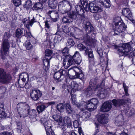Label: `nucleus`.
<instances>
[{"label":"nucleus","mask_w":135,"mask_h":135,"mask_svg":"<svg viewBox=\"0 0 135 135\" xmlns=\"http://www.w3.org/2000/svg\"><path fill=\"white\" fill-rule=\"evenodd\" d=\"M18 114L17 117L18 118L26 117L30 113L29 106L26 103H20L17 105Z\"/></svg>","instance_id":"1"},{"label":"nucleus","mask_w":135,"mask_h":135,"mask_svg":"<svg viewBox=\"0 0 135 135\" xmlns=\"http://www.w3.org/2000/svg\"><path fill=\"white\" fill-rule=\"evenodd\" d=\"M98 103V100L95 98L92 99L86 102L82 101L80 103V108L83 107L89 111H92L97 108Z\"/></svg>","instance_id":"2"},{"label":"nucleus","mask_w":135,"mask_h":135,"mask_svg":"<svg viewBox=\"0 0 135 135\" xmlns=\"http://www.w3.org/2000/svg\"><path fill=\"white\" fill-rule=\"evenodd\" d=\"M121 50L119 51L121 56H127L128 57H132L135 56V50H131L130 45L128 43H125L122 46Z\"/></svg>","instance_id":"3"},{"label":"nucleus","mask_w":135,"mask_h":135,"mask_svg":"<svg viewBox=\"0 0 135 135\" xmlns=\"http://www.w3.org/2000/svg\"><path fill=\"white\" fill-rule=\"evenodd\" d=\"M80 1L81 2H83L85 4H84L85 5H84L83 6L84 8H86L87 11L90 10L91 12L93 13L100 12L102 11V9L97 5L95 2L90 3L88 5L86 2H85L86 0Z\"/></svg>","instance_id":"4"},{"label":"nucleus","mask_w":135,"mask_h":135,"mask_svg":"<svg viewBox=\"0 0 135 135\" xmlns=\"http://www.w3.org/2000/svg\"><path fill=\"white\" fill-rule=\"evenodd\" d=\"M126 28L124 23L120 21L116 23L115 27L114 28V35H119L120 33L126 30Z\"/></svg>","instance_id":"5"},{"label":"nucleus","mask_w":135,"mask_h":135,"mask_svg":"<svg viewBox=\"0 0 135 135\" xmlns=\"http://www.w3.org/2000/svg\"><path fill=\"white\" fill-rule=\"evenodd\" d=\"M97 82V80L96 79L94 78L91 80L89 83V87L88 88L90 93H91L93 90H96V89L99 87L101 88L103 87L104 83L103 81L101 83L100 86L99 85V86L98 85H96Z\"/></svg>","instance_id":"6"},{"label":"nucleus","mask_w":135,"mask_h":135,"mask_svg":"<svg viewBox=\"0 0 135 135\" xmlns=\"http://www.w3.org/2000/svg\"><path fill=\"white\" fill-rule=\"evenodd\" d=\"M11 79V77L10 75L5 74L3 70L0 69V83H6Z\"/></svg>","instance_id":"7"},{"label":"nucleus","mask_w":135,"mask_h":135,"mask_svg":"<svg viewBox=\"0 0 135 135\" xmlns=\"http://www.w3.org/2000/svg\"><path fill=\"white\" fill-rule=\"evenodd\" d=\"M42 92L38 89H34L30 93V96L32 100L36 101L41 96Z\"/></svg>","instance_id":"8"},{"label":"nucleus","mask_w":135,"mask_h":135,"mask_svg":"<svg viewBox=\"0 0 135 135\" xmlns=\"http://www.w3.org/2000/svg\"><path fill=\"white\" fill-rule=\"evenodd\" d=\"M112 106L110 102H104L101 107L100 110L103 112H107L110 110Z\"/></svg>","instance_id":"9"},{"label":"nucleus","mask_w":135,"mask_h":135,"mask_svg":"<svg viewBox=\"0 0 135 135\" xmlns=\"http://www.w3.org/2000/svg\"><path fill=\"white\" fill-rule=\"evenodd\" d=\"M10 47L9 41H8L7 40H6L3 41L2 46V52L4 54L7 55L8 54Z\"/></svg>","instance_id":"10"},{"label":"nucleus","mask_w":135,"mask_h":135,"mask_svg":"<svg viewBox=\"0 0 135 135\" xmlns=\"http://www.w3.org/2000/svg\"><path fill=\"white\" fill-rule=\"evenodd\" d=\"M66 57L68 59V62L67 64L66 65L65 61V60L64 59L63 64L65 68L66 69H67L70 66L74 64L75 63V61L72 56L70 55H67Z\"/></svg>","instance_id":"11"},{"label":"nucleus","mask_w":135,"mask_h":135,"mask_svg":"<svg viewBox=\"0 0 135 135\" xmlns=\"http://www.w3.org/2000/svg\"><path fill=\"white\" fill-rule=\"evenodd\" d=\"M81 109L79 113V115L81 118H83V120H85L89 118L90 116V113L89 111H87V110L84 109V108H80Z\"/></svg>","instance_id":"12"},{"label":"nucleus","mask_w":135,"mask_h":135,"mask_svg":"<svg viewBox=\"0 0 135 135\" xmlns=\"http://www.w3.org/2000/svg\"><path fill=\"white\" fill-rule=\"evenodd\" d=\"M130 99L127 98V100L124 99H119L117 100L114 99L112 100V102L114 106L116 107H118L123 104H125L126 102H130Z\"/></svg>","instance_id":"13"},{"label":"nucleus","mask_w":135,"mask_h":135,"mask_svg":"<svg viewBox=\"0 0 135 135\" xmlns=\"http://www.w3.org/2000/svg\"><path fill=\"white\" fill-rule=\"evenodd\" d=\"M22 22L24 25L29 29L30 26H31L34 22H36V20L33 17L31 21H29L27 19L24 18L22 20Z\"/></svg>","instance_id":"14"},{"label":"nucleus","mask_w":135,"mask_h":135,"mask_svg":"<svg viewBox=\"0 0 135 135\" xmlns=\"http://www.w3.org/2000/svg\"><path fill=\"white\" fill-rule=\"evenodd\" d=\"M72 57L75 60L76 63L78 64H80L82 61V58L79 52L76 51Z\"/></svg>","instance_id":"15"},{"label":"nucleus","mask_w":135,"mask_h":135,"mask_svg":"<svg viewBox=\"0 0 135 135\" xmlns=\"http://www.w3.org/2000/svg\"><path fill=\"white\" fill-rule=\"evenodd\" d=\"M73 70L75 72V75L77 77L81 79H84V75L80 69L77 67H74Z\"/></svg>","instance_id":"16"},{"label":"nucleus","mask_w":135,"mask_h":135,"mask_svg":"<svg viewBox=\"0 0 135 135\" xmlns=\"http://www.w3.org/2000/svg\"><path fill=\"white\" fill-rule=\"evenodd\" d=\"M107 115L106 114H103L99 115L98 118V122L102 124H106L107 123Z\"/></svg>","instance_id":"17"},{"label":"nucleus","mask_w":135,"mask_h":135,"mask_svg":"<svg viewBox=\"0 0 135 135\" xmlns=\"http://www.w3.org/2000/svg\"><path fill=\"white\" fill-rule=\"evenodd\" d=\"M61 125L62 126L66 125L68 127H70L72 125L71 119L68 117H65L64 119L63 122H62Z\"/></svg>","instance_id":"18"},{"label":"nucleus","mask_w":135,"mask_h":135,"mask_svg":"<svg viewBox=\"0 0 135 135\" xmlns=\"http://www.w3.org/2000/svg\"><path fill=\"white\" fill-rule=\"evenodd\" d=\"M25 30L23 28H18L16 30L15 32V35L18 38H20L22 36H26L25 32Z\"/></svg>","instance_id":"19"},{"label":"nucleus","mask_w":135,"mask_h":135,"mask_svg":"<svg viewBox=\"0 0 135 135\" xmlns=\"http://www.w3.org/2000/svg\"><path fill=\"white\" fill-rule=\"evenodd\" d=\"M85 43L88 45H90L94 42V40L90 37L87 34L83 38Z\"/></svg>","instance_id":"20"},{"label":"nucleus","mask_w":135,"mask_h":135,"mask_svg":"<svg viewBox=\"0 0 135 135\" xmlns=\"http://www.w3.org/2000/svg\"><path fill=\"white\" fill-rule=\"evenodd\" d=\"M123 15L128 19L132 17V15L130 9L128 8H124L122 11Z\"/></svg>","instance_id":"21"},{"label":"nucleus","mask_w":135,"mask_h":135,"mask_svg":"<svg viewBox=\"0 0 135 135\" xmlns=\"http://www.w3.org/2000/svg\"><path fill=\"white\" fill-rule=\"evenodd\" d=\"M41 123L44 125L46 129H49V128H51V126L49 123V121L47 119L45 118H42L41 119Z\"/></svg>","instance_id":"22"},{"label":"nucleus","mask_w":135,"mask_h":135,"mask_svg":"<svg viewBox=\"0 0 135 135\" xmlns=\"http://www.w3.org/2000/svg\"><path fill=\"white\" fill-rule=\"evenodd\" d=\"M82 86L80 84H77L74 82L71 83V86L72 90L73 91H76L80 90L81 86Z\"/></svg>","instance_id":"23"},{"label":"nucleus","mask_w":135,"mask_h":135,"mask_svg":"<svg viewBox=\"0 0 135 135\" xmlns=\"http://www.w3.org/2000/svg\"><path fill=\"white\" fill-rule=\"evenodd\" d=\"M85 27V30L87 33H89L93 30L94 28L93 27L89 22H86Z\"/></svg>","instance_id":"24"},{"label":"nucleus","mask_w":135,"mask_h":135,"mask_svg":"<svg viewBox=\"0 0 135 135\" xmlns=\"http://www.w3.org/2000/svg\"><path fill=\"white\" fill-rule=\"evenodd\" d=\"M107 94L106 91L104 89L102 88L100 91L99 90L98 91L97 95L101 99H103L105 97Z\"/></svg>","instance_id":"25"},{"label":"nucleus","mask_w":135,"mask_h":135,"mask_svg":"<svg viewBox=\"0 0 135 135\" xmlns=\"http://www.w3.org/2000/svg\"><path fill=\"white\" fill-rule=\"evenodd\" d=\"M4 105L3 104L0 103V118L5 117L6 114L4 112Z\"/></svg>","instance_id":"26"},{"label":"nucleus","mask_w":135,"mask_h":135,"mask_svg":"<svg viewBox=\"0 0 135 135\" xmlns=\"http://www.w3.org/2000/svg\"><path fill=\"white\" fill-rule=\"evenodd\" d=\"M45 59H44L43 60V63L44 66V68H45L46 71H47L50 67V60L48 58H45Z\"/></svg>","instance_id":"27"},{"label":"nucleus","mask_w":135,"mask_h":135,"mask_svg":"<svg viewBox=\"0 0 135 135\" xmlns=\"http://www.w3.org/2000/svg\"><path fill=\"white\" fill-rule=\"evenodd\" d=\"M57 2L56 0H48L49 6L52 8H55L57 6Z\"/></svg>","instance_id":"28"},{"label":"nucleus","mask_w":135,"mask_h":135,"mask_svg":"<svg viewBox=\"0 0 135 135\" xmlns=\"http://www.w3.org/2000/svg\"><path fill=\"white\" fill-rule=\"evenodd\" d=\"M97 1H99L102 5L106 7H109L110 6L109 0H94Z\"/></svg>","instance_id":"29"},{"label":"nucleus","mask_w":135,"mask_h":135,"mask_svg":"<svg viewBox=\"0 0 135 135\" xmlns=\"http://www.w3.org/2000/svg\"><path fill=\"white\" fill-rule=\"evenodd\" d=\"M76 11L78 14L81 16H84V11L83 8L80 5H78L76 6Z\"/></svg>","instance_id":"30"},{"label":"nucleus","mask_w":135,"mask_h":135,"mask_svg":"<svg viewBox=\"0 0 135 135\" xmlns=\"http://www.w3.org/2000/svg\"><path fill=\"white\" fill-rule=\"evenodd\" d=\"M32 44H35L34 42L33 43L32 41H27L25 43V46L26 49L27 50H29L31 49L33 47V46L31 43Z\"/></svg>","instance_id":"31"},{"label":"nucleus","mask_w":135,"mask_h":135,"mask_svg":"<svg viewBox=\"0 0 135 135\" xmlns=\"http://www.w3.org/2000/svg\"><path fill=\"white\" fill-rule=\"evenodd\" d=\"M62 22L64 23H69L73 22L72 19H71L69 15L68 16H64L62 19Z\"/></svg>","instance_id":"32"},{"label":"nucleus","mask_w":135,"mask_h":135,"mask_svg":"<svg viewBox=\"0 0 135 135\" xmlns=\"http://www.w3.org/2000/svg\"><path fill=\"white\" fill-rule=\"evenodd\" d=\"M52 118L55 120L60 123L61 124L62 122V118L59 115H54L52 116Z\"/></svg>","instance_id":"33"},{"label":"nucleus","mask_w":135,"mask_h":135,"mask_svg":"<svg viewBox=\"0 0 135 135\" xmlns=\"http://www.w3.org/2000/svg\"><path fill=\"white\" fill-rule=\"evenodd\" d=\"M43 5L40 3H38L35 4L33 7V10H37L42 9L43 8Z\"/></svg>","instance_id":"34"},{"label":"nucleus","mask_w":135,"mask_h":135,"mask_svg":"<svg viewBox=\"0 0 135 135\" xmlns=\"http://www.w3.org/2000/svg\"><path fill=\"white\" fill-rule=\"evenodd\" d=\"M32 5V1L30 0L26 1L23 5V7L27 9H28L31 8Z\"/></svg>","instance_id":"35"},{"label":"nucleus","mask_w":135,"mask_h":135,"mask_svg":"<svg viewBox=\"0 0 135 135\" xmlns=\"http://www.w3.org/2000/svg\"><path fill=\"white\" fill-rule=\"evenodd\" d=\"M20 78H21V80L23 82H25L26 79L28 80V75L27 73H24L22 74L20 76Z\"/></svg>","instance_id":"36"},{"label":"nucleus","mask_w":135,"mask_h":135,"mask_svg":"<svg viewBox=\"0 0 135 135\" xmlns=\"http://www.w3.org/2000/svg\"><path fill=\"white\" fill-rule=\"evenodd\" d=\"M65 107V104L64 105L63 103L59 104L57 105V109L61 112L64 111Z\"/></svg>","instance_id":"37"},{"label":"nucleus","mask_w":135,"mask_h":135,"mask_svg":"<svg viewBox=\"0 0 135 135\" xmlns=\"http://www.w3.org/2000/svg\"><path fill=\"white\" fill-rule=\"evenodd\" d=\"M48 107H46L44 104H42L38 106L37 108L38 112V113H41L45 109Z\"/></svg>","instance_id":"38"},{"label":"nucleus","mask_w":135,"mask_h":135,"mask_svg":"<svg viewBox=\"0 0 135 135\" xmlns=\"http://www.w3.org/2000/svg\"><path fill=\"white\" fill-rule=\"evenodd\" d=\"M49 13H51L52 15H54L52 16L53 17H52L53 21L54 22H56L57 21V19L58 18V14L57 13H54V12L49 11Z\"/></svg>","instance_id":"39"},{"label":"nucleus","mask_w":135,"mask_h":135,"mask_svg":"<svg viewBox=\"0 0 135 135\" xmlns=\"http://www.w3.org/2000/svg\"><path fill=\"white\" fill-rule=\"evenodd\" d=\"M78 13L76 12L73 11L70 13L69 15L71 19H72L73 21L74 20H75L78 15Z\"/></svg>","instance_id":"40"},{"label":"nucleus","mask_w":135,"mask_h":135,"mask_svg":"<svg viewBox=\"0 0 135 135\" xmlns=\"http://www.w3.org/2000/svg\"><path fill=\"white\" fill-rule=\"evenodd\" d=\"M52 53V51L49 49L46 50L45 52V58H48L49 59H51V55Z\"/></svg>","instance_id":"41"},{"label":"nucleus","mask_w":135,"mask_h":135,"mask_svg":"<svg viewBox=\"0 0 135 135\" xmlns=\"http://www.w3.org/2000/svg\"><path fill=\"white\" fill-rule=\"evenodd\" d=\"M66 112L68 113H71L73 112V110L71 108L70 104L68 103L65 104V107Z\"/></svg>","instance_id":"42"},{"label":"nucleus","mask_w":135,"mask_h":135,"mask_svg":"<svg viewBox=\"0 0 135 135\" xmlns=\"http://www.w3.org/2000/svg\"><path fill=\"white\" fill-rule=\"evenodd\" d=\"M61 76V74L60 71L56 72L54 75V78L56 80H58Z\"/></svg>","instance_id":"43"},{"label":"nucleus","mask_w":135,"mask_h":135,"mask_svg":"<svg viewBox=\"0 0 135 135\" xmlns=\"http://www.w3.org/2000/svg\"><path fill=\"white\" fill-rule=\"evenodd\" d=\"M88 55L89 61L91 62L93 61L94 58L92 51H89Z\"/></svg>","instance_id":"44"},{"label":"nucleus","mask_w":135,"mask_h":135,"mask_svg":"<svg viewBox=\"0 0 135 135\" xmlns=\"http://www.w3.org/2000/svg\"><path fill=\"white\" fill-rule=\"evenodd\" d=\"M10 37L11 35L9 33L5 32L4 35V38L3 40V41L6 40H7L8 41H9V40L8 39Z\"/></svg>","instance_id":"45"},{"label":"nucleus","mask_w":135,"mask_h":135,"mask_svg":"<svg viewBox=\"0 0 135 135\" xmlns=\"http://www.w3.org/2000/svg\"><path fill=\"white\" fill-rule=\"evenodd\" d=\"M46 132L47 135H55L54 132L51 128L47 129Z\"/></svg>","instance_id":"46"},{"label":"nucleus","mask_w":135,"mask_h":135,"mask_svg":"<svg viewBox=\"0 0 135 135\" xmlns=\"http://www.w3.org/2000/svg\"><path fill=\"white\" fill-rule=\"evenodd\" d=\"M12 1L16 7L18 6L21 3V0H12Z\"/></svg>","instance_id":"47"},{"label":"nucleus","mask_w":135,"mask_h":135,"mask_svg":"<svg viewBox=\"0 0 135 135\" xmlns=\"http://www.w3.org/2000/svg\"><path fill=\"white\" fill-rule=\"evenodd\" d=\"M75 43L73 39L71 38L69 39L67 41V44L68 46H73L74 45Z\"/></svg>","instance_id":"48"},{"label":"nucleus","mask_w":135,"mask_h":135,"mask_svg":"<svg viewBox=\"0 0 135 135\" xmlns=\"http://www.w3.org/2000/svg\"><path fill=\"white\" fill-rule=\"evenodd\" d=\"M85 47L82 44H79L77 46V47L80 51H83Z\"/></svg>","instance_id":"49"},{"label":"nucleus","mask_w":135,"mask_h":135,"mask_svg":"<svg viewBox=\"0 0 135 135\" xmlns=\"http://www.w3.org/2000/svg\"><path fill=\"white\" fill-rule=\"evenodd\" d=\"M72 103L73 105L76 104V96L74 94H72L71 96Z\"/></svg>","instance_id":"50"},{"label":"nucleus","mask_w":135,"mask_h":135,"mask_svg":"<svg viewBox=\"0 0 135 135\" xmlns=\"http://www.w3.org/2000/svg\"><path fill=\"white\" fill-rule=\"evenodd\" d=\"M60 37L59 36H55L54 39V43H57L59 42L60 40Z\"/></svg>","instance_id":"51"},{"label":"nucleus","mask_w":135,"mask_h":135,"mask_svg":"<svg viewBox=\"0 0 135 135\" xmlns=\"http://www.w3.org/2000/svg\"><path fill=\"white\" fill-rule=\"evenodd\" d=\"M123 119H122V120L119 121L117 120L115 122V124L117 126H121L123 124Z\"/></svg>","instance_id":"52"},{"label":"nucleus","mask_w":135,"mask_h":135,"mask_svg":"<svg viewBox=\"0 0 135 135\" xmlns=\"http://www.w3.org/2000/svg\"><path fill=\"white\" fill-rule=\"evenodd\" d=\"M6 90V88L4 86L0 87V94H2L4 93Z\"/></svg>","instance_id":"53"},{"label":"nucleus","mask_w":135,"mask_h":135,"mask_svg":"<svg viewBox=\"0 0 135 135\" xmlns=\"http://www.w3.org/2000/svg\"><path fill=\"white\" fill-rule=\"evenodd\" d=\"M74 126L75 128H78L79 126V122L77 120L74 121L73 123Z\"/></svg>","instance_id":"54"},{"label":"nucleus","mask_w":135,"mask_h":135,"mask_svg":"<svg viewBox=\"0 0 135 135\" xmlns=\"http://www.w3.org/2000/svg\"><path fill=\"white\" fill-rule=\"evenodd\" d=\"M69 49L67 47H65L62 50V53L64 54L65 55H66V54H68L69 52Z\"/></svg>","instance_id":"55"},{"label":"nucleus","mask_w":135,"mask_h":135,"mask_svg":"<svg viewBox=\"0 0 135 135\" xmlns=\"http://www.w3.org/2000/svg\"><path fill=\"white\" fill-rule=\"evenodd\" d=\"M59 71L61 74V75H64L66 76L68 74L66 70L62 69L60 70Z\"/></svg>","instance_id":"56"},{"label":"nucleus","mask_w":135,"mask_h":135,"mask_svg":"<svg viewBox=\"0 0 135 135\" xmlns=\"http://www.w3.org/2000/svg\"><path fill=\"white\" fill-rule=\"evenodd\" d=\"M94 16L95 19L96 20H99L101 17V16L97 13L94 14Z\"/></svg>","instance_id":"57"},{"label":"nucleus","mask_w":135,"mask_h":135,"mask_svg":"<svg viewBox=\"0 0 135 135\" xmlns=\"http://www.w3.org/2000/svg\"><path fill=\"white\" fill-rule=\"evenodd\" d=\"M62 29L64 32H69V30L68 29V28L66 26H64L62 28Z\"/></svg>","instance_id":"58"},{"label":"nucleus","mask_w":135,"mask_h":135,"mask_svg":"<svg viewBox=\"0 0 135 135\" xmlns=\"http://www.w3.org/2000/svg\"><path fill=\"white\" fill-rule=\"evenodd\" d=\"M26 33H25V34L26 35V36L29 38H31L32 36L30 31L27 32V31H26Z\"/></svg>","instance_id":"59"},{"label":"nucleus","mask_w":135,"mask_h":135,"mask_svg":"<svg viewBox=\"0 0 135 135\" xmlns=\"http://www.w3.org/2000/svg\"><path fill=\"white\" fill-rule=\"evenodd\" d=\"M78 132L80 135H84V133L82 131L81 128H78Z\"/></svg>","instance_id":"60"},{"label":"nucleus","mask_w":135,"mask_h":135,"mask_svg":"<svg viewBox=\"0 0 135 135\" xmlns=\"http://www.w3.org/2000/svg\"><path fill=\"white\" fill-rule=\"evenodd\" d=\"M98 53L100 56H102L103 54V51L101 49H98Z\"/></svg>","instance_id":"61"},{"label":"nucleus","mask_w":135,"mask_h":135,"mask_svg":"<svg viewBox=\"0 0 135 135\" xmlns=\"http://www.w3.org/2000/svg\"><path fill=\"white\" fill-rule=\"evenodd\" d=\"M84 50L85 51V55H87L88 54V52L89 51V49L88 48H86L85 47L83 50V51Z\"/></svg>","instance_id":"62"},{"label":"nucleus","mask_w":135,"mask_h":135,"mask_svg":"<svg viewBox=\"0 0 135 135\" xmlns=\"http://www.w3.org/2000/svg\"><path fill=\"white\" fill-rule=\"evenodd\" d=\"M128 86H126L124 88V91L125 92L126 95V96L128 95L129 94L128 93Z\"/></svg>","instance_id":"63"},{"label":"nucleus","mask_w":135,"mask_h":135,"mask_svg":"<svg viewBox=\"0 0 135 135\" xmlns=\"http://www.w3.org/2000/svg\"><path fill=\"white\" fill-rule=\"evenodd\" d=\"M16 125L18 127L17 128L18 129H20L21 128V123L20 122H16Z\"/></svg>","instance_id":"64"}]
</instances>
